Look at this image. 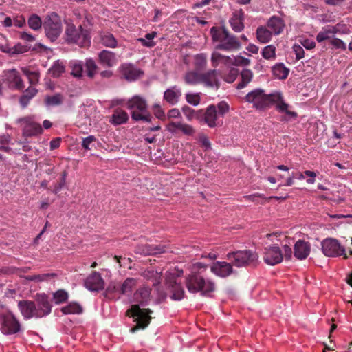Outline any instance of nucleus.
Instances as JSON below:
<instances>
[{
  "label": "nucleus",
  "mask_w": 352,
  "mask_h": 352,
  "mask_svg": "<svg viewBox=\"0 0 352 352\" xmlns=\"http://www.w3.org/2000/svg\"><path fill=\"white\" fill-rule=\"evenodd\" d=\"M207 267L208 265L201 262L195 263L190 266V273L185 279L186 287L189 292H201L202 296H210V294L215 290V283L202 276Z\"/></svg>",
  "instance_id": "f257e3e1"
},
{
  "label": "nucleus",
  "mask_w": 352,
  "mask_h": 352,
  "mask_svg": "<svg viewBox=\"0 0 352 352\" xmlns=\"http://www.w3.org/2000/svg\"><path fill=\"white\" fill-rule=\"evenodd\" d=\"M17 307L25 320L45 317L51 313L52 307L48 296L45 294H37L34 301L19 300Z\"/></svg>",
  "instance_id": "f03ea898"
},
{
  "label": "nucleus",
  "mask_w": 352,
  "mask_h": 352,
  "mask_svg": "<svg viewBox=\"0 0 352 352\" xmlns=\"http://www.w3.org/2000/svg\"><path fill=\"white\" fill-rule=\"evenodd\" d=\"M210 34L214 41L219 42L216 46L217 50L232 52L239 50L241 45L239 38L231 34L225 28L212 27Z\"/></svg>",
  "instance_id": "7ed1b4c3"
},
{
  "label": "nucleus",
  "mask_w": 352,
  "mask_h": 352,
  "mask_svg": "<svg viewBox=\"0 0 352 352\" xmlns=\"http://www.w3.org/2000/svg\"><path fill=\"white\" fill-rule=\"evenodd\" d=\"M126 107L131 110V118L135 121L151 122L146 100L140 96H134L126 102Z\"/></svg>",
  "instance_id": "20e7f679"
},
{
  "label": "nucleus",
  "mask_w": 352,
  "mask_h": 352,
  "mask_svg": "<svg viewBox=\"0 0 352 352\" xmlns=\"http://www.w3.org/2000/svg\"><path fill=\"white\" fill-rule=\"evenodd\" d=\"M278 98L272 94H266L262 89H255L246 94L244 98L245 102L253 104V107L258 110H264L272 107V101Z\"/></svg>",
  "instance_id": "39448f33"
},
{
  "label": "nucleus",
  "mask_w": 352,
  "mask_h": 352,
  "mask_svg": "<svg viewBox=\"0 0 352 352\" xmlns=\"http://www.w3.org/2000/svg\"><path fill=\"white\" fill-rule=\"evenodd\" d=\"M226 258L238 267H255L258 263L257 253L249 250L229 252L226 255Z\"/></svg>",
  "instance_id": "423d86ee"
},
{
  "label": "nucleus",
  "mask_w": 352,
  "mask_h": 352,
  "mask_svg": "<svg viewBox=\"0 0 352 352\" xmlns=\"http://www.w3.org/2000/svg\"><path fill=\"white\" fill-rule=\"evenodd\" d=\"M66 39L69 43H76L81 47H89L91 44V36L88 30L81 25L78 28L73 23H67L65 29Z\"/></svg>",
  "instance_id": "0eeeda50"
},
{
  "label": "nucleus",
  "mask_w": 352,
  "mask_h": 352,
  "mask_svg": "<svg viewBox=\"0 0 352 352\" xmlns=\"http://www.w3.org/2000/svg\"><path fill=\"white\" fill-rule=\"evenodd\" d=\"M153 311L150 309H141L139 305H133L127 310L126 314L130 317L135 318L134 321L136 324L131 329L132 333H135L139 329H145L151 322V316H150Z\"/></svg>",
  "instance_id": "6e6552de"
},
{
  "label": "nucleus",
  "mask_w": 352,
  "mask_h": 352,
  "mask_svg": "<svg viewBox=\"0 0 352 352\" xmlns=\"http://www.w3.org/2000/svg\"><path fill=\"white\" fill-rule=\"evenodd\" d=\"M0 331L4 335H14L21 331V324L10 310L0 311Z\"/></svg>",
  "instance_id": "1a4fd4ad"
},
{
  "label": "nucleus",
  "mask_w": 352,
  "mask_h": 352,
  "mask_svg": "<svg viewBox=\"0 0 352 352\" xmlns=\"http://www.w3.org/2000/svg\"><path fill=\"white\" fill-rule=\"evenodd\" d=\"M43 26L46 36L52 42L59 37L63 30L61 19L54 12L49 14L45 19Z\"/></svg>",
  "instance_id": "9d476101"
},
{
  "label": "nucleus",
  "mask_w": 352,
  "mask_h": 352,
  "mask_svg": "<svg viewBox=\"0 0 352 352\" xmlns=\"http://www.w3.org/2000/svg\"><path fill=\"white\" fill-rule=\"evenodd\" d=\"M321 247L322 253L326 256L336 257L343 256L344 259L348 258V256L345 252V248L340 245L337 239L333 238L325 239L322 241Z\"/></svg>",
  "instance_id": "9b49d317"
},
{
  "label": "nucleus",
  "mask_w": 352,
  "mask_h": 352,
  "mask_svg": "<svg viewBox=\"0 0 352 352\" xmlns=\"http://www.w3.org/2000/svg\"><path fill=\"white\" fill-rule=\"evenodd\" d=\"M222 120H219L215 105L210 104L206 109H201L199 123L206 124L210 128H214L222 124Z\"/></svg>",
  "instance_id": "f8f14e48"
},
{
  "label": "nucleus",
  "mask_w": 352,
  "mask_h": 352,
  "mask_svg": "<svg viewBox=\"0 0 352 352\" xmlns=\"http://www.w3.org/2000/svg\"><path fill=\"white\" fill-rule=\"evenodd\" d=\"M263 260L269 265L279 264L283 260V253L277 245L267 246L264 248Z\"/></svg>",
  "instance_id": "ddd939ff"
},
{
  "label": "nucleus",
  "mask_w": 352,
  "mask_h": 352,
  "mask_svg": "<svg viewBox=\"0 0 352 352\" xmlns=\"http://www.w3.org/2000/svg\"><path fill=\"white\" fill-rule=\"evenodd\" d=\"M201 84L205 87L218 89L220 82L218 78V71L215 69H210L206 72L200 73Z\"/></svg>",
  "instance_id": "4468645a"
},
{
  "label": "nucleus",
  "mask_w": 352,
  "mask_h": 352,
  "mask_svg": "<svg viewBox=\"0 0 352 352\" xmlns=\"http://www.w3.org/2000/svg\"><path fill=\"white\" fill-rule=\"evenodd\" d=\"M211 272L217 276L226 278L233 273L231 263L226 261H216L210 266Z\"/></svg>",
  "instance_id": "2eb2a0df"
},
{
  "label": "nucleus",
  "mask_w": 352,
  "mask_h": 352,
  "mask_svg": "<svg viewBox=\"0 0 352 352\" xmlns=\"http://www.w3.org/2000/svg\"><path fill=\"white\" fill-rule=\"evenodd\" d=\"M85 285L90 291L98 292L104 287V282L100 273L94 272L85 281Z\"/></svg>",
  "instance_id": "dca6fc26"
},
{
  "label": "nucleus",
  "mask_w": 352,
  "mask_h": 352,
  "mask_svg": "<svg viewBox=\"0 0 352 352\" xmlns=\"http://www.w3.org/2000/svg\"><path fill=\"white\" fill-rule=\"evenodd\" d=\"M311 252V244L304 240H298L294 248V255L298 260L307 258Z\"/></svg>",
  "instance_id": "f3484780"
},
{
  "label": "nucleus",
  "mask_w": 352,
  "mask_h": 352,
  "mask_svg": "<svg viewBox=\"0 0 352 352\" xmlns=\"http://www.w3.org/2000/svg\"><path fill=\"white\" fill-rule=\"evenodd\" d=\"M3 77L10 87L16 89H22L25 87L23 82L16 69H10L5 72Z\"/></svg>",
  "instance_id": "a211bd4d"
},
{
  "label": "nucleus",
  "mask_w": 352,
  "mask_h": 352,
  "mask_svg": "<svg viewBox=\"0 0 352 352\" xmlns=\"http://www.w3.org/2000/svg\"><path fill=\"white\" fill-rule=\"evenodd\" d=\"M272 95H276L278 98L274 99L272 101V106L276 104V109L279 112H284L289 118H296L298 114L296 112L288 110V104L285 103L283 100V96L280 92L272 93Z\"/></svg>",
  "instance_id": "6ab92c4d"
},
{
  "label": "nucleus",
  "mask_w": 352,
  "mask_h": 352,
  "mask_svg": "<svg viewBox=\"0 0 352 352\" xmlns=\"http://www.w3.org/2000/svg\"><path fill=\"white\" fill-rule=\"evenodd\" d=\"M267 27L274 35L281 34L285 27V21L283 19L277 16H271L267 22Z\"/></svg>",
  "instance_id": "aec40b11"
},
{
  "label": "nucleus",
  "mask_w": 352,
  "mask_h": 352,
  "mask_svg": "<svg viewBox=\"0 0 352 352\" xmlns=\"http://www.w3.org/2000/svg\"><path fill=\"white\" fill-rule=\"evenodd\" d=\"M211 64L214 68L219 65H223L225 67L232 66V56H226L214 51L211 55Z\"/></svg>",
  "instance_id": "412c9836"
},
{
  "label": "nucleus",
  "mask_w": 352,
  "mask_h": 352,
  "mask_svg": "<svg viewBox=\"0 0 352 352\" xmlns=\"http://www.w3.org/2000/svg\"><path fill=\"white\" fill-rule=\"evenodd\" d=\"M181 96V89L175 85L164 91L163 98L168 104L175 105L178 103Z\"/></svg>",
  "instance_id": "4be33fe9"
},
{
  "label": "nucleus",
  "mask_w": 352,
  "mask_h": 352,
  "mask_svg": "<svg viewBox=\"0 0 352 352\" xmlns=\"http://www.w3.org/2000/svg\"><path fill=\"white\" fill-rule=\"evenodd\" d=\"M243 20L244 12L243 10L241 9L234 11L229 21L232 29L236 32H241L244 29Z\"/></svg>",
  "instance_id": "5701e85b"
},
{
  "label": "nucleus",
  "mask_w": 352,
  "mask_h": 352,
  "mask_svg": "<svg viewBox=\"0 0 352 352\" xmlns=\"http://www.w3.org/2000/svg\"><path fill=\"white\" fill-rule=\"evenodd\" d=\"M98 61L104 67H111L116 65L117 58L115 53L104 50L98 54Z\"/></svg>",
  "instance_id": "b1692460"
},
{
  "label": "nucleus",
  "mask_w": 352,
  "mask_h": 352,
  "mask_svg": "<svg viewBox=\"0 0 352 352\" xmlns=\"http://www.w3.org/2000/svg\"><path fill=\"white\" fill-rule=\"evenodd\" d=\"M129 118L126 111L120 108H117L113 111L109 119V122L114 126L121 125L126 123Z\"/></svg>",
  "instance_id": "393cba45"
},
{
  "label": "nucleus",
  "mask_w": 352,
  "mask_h": 352,
  "mask_svg": "<svg viewBox=\"0 0 352 352\" xmlns=\"http://www.w3.org/2000/svg\"><path fill=\"white\" fill-rule=\"evenodd\" d=\"M164 247L160 245L145 244L138 246L136 252L147 254H157L164 252Z\"/></svg>",
  "instance_id": "a878e982"
},
{
  "label": "nucleus",
  "mask_w": 352,
  "mask_h": 352,
  "mask_svg": "<svg viewBox=\"0 0 352 352\" xmlns=\"http://www.w3.org/2000/svg\"><path fill=\"white\" fill-rule=\"evenodd\" d=\"M122 74L126 80H135L142 74V72L131 64H127L122 65Z\"/></svg>",
  "instance_id": "bb28decb"
},
{
  "label": "nucleus",
  "mask_w": 352,
  "mask_h": 352,
  "mask_svg": "<svg viewBox=\"0 0 352 352\" xmlns=\"http://www.w3.org/2000/svg\"><path fill=\"white\" fill-rule=\"evenodd\" d=\"M151 289L148 287H143L138 289L135 294V298L142 306L148 305L150 300Z\"/></svg>",
  "instance_id": "cd10ccee"
},
{
  "label": "nucleus",
  "mask_w": 352,
  "mask_h": 352,
  "mask_svg": "<svg viewBox=\"0 0 352 352\" xmlns=\"http://www.w3.org/2000/svg\"><path fill=\"white\" fill-rule=\"evenodd\" d=\"M141 274L144 278L151 280L153 286H157L161 281L162 272L155 271L152 268L146 269Z\"/></svg>",
  "instance_id": "c85d7f7f"
},
{
  "label": "nucleus",
  "mask_w": 352,
  "mask_h": 352,
  "mask_svg": "<svg viewBox=\"0 0 352 352\" xmlns=\"http://www.w3.org/2000/svg\"><path fill=\"white\" fill-rule=\"evenodd\" d=\"M272 34L267 26H259L256 30V38L262 43H268L272 39Z\"/></svg>",
  "instance_id": "c756f323"
},
{
  "label": "nucleus",
  "mask_w": 352,
  "mask_h": 352,
  "mask_svg": "<svg viewBox=\"0 0 352 352\" xmlns=\"http://www.w3.org/2000/svg\"><path fill=\"white\" fill-rule=\"evenodd\" d=\"M240 76L241 81L236 86L238 89L245 87L252 81L254 74L250 69H244L241 71Z\"/></svg>",
  "instance_id": "7c9ffc66"
},
{
  "label": "nucleus",
  "mask_w": 352,
  "mask_h": 352,
  "mask_svg": "<svg viewBox=\"0 0 352 352\" xmlns=\"http://www.w3.org/2000/svg\"><path fill=\"white\" fill-rule=\"evenodd\" d=\"M182 111L188 121H192L195 119L199 122L201 109L195 110L187 105H184L182 107Z\"/></svg>",
  "instance_id": "2f4dec72"
},
{
  "label": "nucleus",
  "mask_w": 352,
  "mask_h": 352,
  "mask_svg": "<svg viewBox=\"0 0 352 352\" xmlns=\"http://www.w3.org/2000/svg\"><path fill=\"white\" fill-rule=\"evenodd\" d=\"M170 292L172 293L170 298L173 300H180L184 296V290L182 286L176 282L171 283Z\"/></svg>",
  "instance_id": "473e14b6"
},
{
  "label": "nucleus",
  "mask_w": 352,
  "mask_h": 352,
  "mask_svg": "<svg viewBox=\"0 0 352 352\" xmlns=\"http://www.w3.org/2000/svg\"><path fill=\"white\" fill-rule=\"evenodd\" d=\"M82 311V306L76 302H72L61 308V311L64 314H80Z\"/></svg>",
  "instance_id": "72a5a7b5"
},
{
  "label": "nucleus",
  "mask_w": 352,
  "mask_h": 352,
  "mask_svg": "<svg viewBox=\"0 0 352 352\" xmlns=\"http://www.w3.org/2000/svg\"><path fill=\"white\" fill-rule=\"evenodd\" d=\"M65 66L64 63L58 60L55 61L53 65L49 69L48 73L54 78L59 77L65 72Z\"/></svg>",
  "instance_id": "f704fd0d"
},
{
  "label": "nucleus",
  "mask_w": 352,
  "mask_h": 352,
  "mask_svg": "<svg viewBox=\"0 0 352 352\" xmlns=\"http://www.w3.org/2000/svg\"><path fill=\"white\" fill-rule=\"evenodd\" d=\"M334 33L331 25H327L322 28L316 35V41L318 43H322L326 40H329L334 36Z\"/></svg>",
  "instance_id": "c9c22d12"
},
{
  "label": "nucleus",
  "mask_w": 352,
  "mask_h": 352,
  "mask_svg": "<svg viewBox=\"0 0 352 352\" xmlns=\"http://www.w3.org/2000/svg\"><path fill=\"white\" fill-rule=\"evenodd\" d=\"M101 43L107 47L115 48L117 46V40L114 36L109 32L103 33L100 35Z\"/></svg>",
  "instance_id": "e433bc0d"
},
{
  "label": "nucleus",
  "mask_w": 352,
  "mask_h": 352,
  "mask_svg": "<svg viewBox=\"0 0 352 352\" xmlns=\"http://www.w3.org/2000/svg\"><path fill=\"white\" fill-rule=\"evenodd\" d=\"M200 78V73L194 71L186 72L184 76L185 82L190 85L201 84Z\"/></svg>",
  "instance_id": "4c0bfd02"
},
{
  "label": "nucleus",
  "mask_w": 352,
  "mask_h": 352,
  "mask_svg": "<svg viewBox=\"0 0 352 352\" xmlns=\"http://www.w3.org/2000/svg\"><path fill=\"white\" fill-rule=\"evenodd\" d=\"M136 280L133 278H127L122 285H120V294H127L132 292L133 287L136 285Z\"/></svg>",
  "instance_id": "58836bf2"
},
{
  "label": "nucleus",
  "mask_w": 352,
  "mask_h": 352,
  "mask_svg": "<svg viewBox=\"0 0 352 352\" xmlns=\"http://www.w3.org/2000/svg\"><path fill=\"white\" fill-rule=\"evenodd\" d=\"M63 102V96L61 94H56L53 96H47L45 98V103L48 107L60 105Z\"/></svg>",
  "instance_id": "ea45409f"
},
{
  "label": "nucleus",
  "mask_w": 352,
  "mask_h": 352,
  "mask_svg": "<svg viewBox=\"0 0 352 352\" xmlns=\"http://www.w3.org/2000/svg\"><path fill=\"white\" fill-rule=\"evenodd\" d=\"M273 74L279 79H285L289 74V69L283 63L276 64L272 69Z\"/></svg>",
  "instance_id": "a19ab883"
},
{
  "label": "nucleus",
  "mask_w": 352,
  "mask_h": 352,
  "mask_svg": "<svg viewBox=\"0 0 352 352\" xmlns=\"http://www.w3.org/2000/svg\"><path fill=\"white\" fill-rule=\"evenodd\" d=\"M69 298V294L64 289H58L53 293V300L56 305L65 302Z\"/></svg>",
  "instance_id": "79ce46f5"
},
{
  "label": "nucleus",
  "mask_w": 352,
  "mask_h": 352,
  "mask_svg": "<svg viewBox=\"0 0 352 352\" xmlns=\"http://www.w3.org/2000/svg\"><path fill=\"white\" fill-rule=\"evenodd\" d=\"M72 67L71 74L76 78H80L83 74V64L80 61L74 60L70 63Z\"/></svg>",
  "instance_id": "37998d69"
},
{
  "label": "nucleus",
  "mask_w": 352,
  "mask_h": 352,
  "mask_svg": "<svg viewBox=\"0 0 352 352\" xmlns=\"http://www.w3.org/2000/svg\"><path fill=\"white\" fill-rule=\"evenodd\" d=\"M28 23L29 27L34 30H40L43 24L40 16L36 14H33L29 17Z\"/></svg>",
  "instance_id": "c03bdc74"
},
{
  "label": "nucleus",
  "mask_w": 352,
  "mask_h": 352,
  "mask_svg": "<svg viewBox=\"0 0 352 352\" xmlns=\"http://www.w3.org/2000/svg\"><path fill=\"white\" fill-rule=\"evenodd\" d=\"M86 73L89 78H93L97 72L98 66L95 61L91 59H87L85 63Z\"/></svg>",
  "instance_id": "a18cd8bd"
},
{
  "label": "nucleus",
  "mask_w": 352,
  "mask_h": 352,
  "mask_svg": "<svg viewBox=\"0 0 352 352\" xmlns=\"http://www.w3.org/2000/svg\"><path fill=\"white\" fill-rule=\"evenodd\" d=\"M157 33L155 32L147 33L145 35V38H138V41H140L143 46L147 47H154L155 43L153 41V39L155 37Z\"/></svg>",
  "instance_id": "49530a36"
},
{
  "label": "nucleus",
  "mask_w": 352,
  "mask_h": 352,
  "mask_svg": "<svg viewBox=\"0 0 352 352\" xmlns=\"http://www.w3.org/2000/svg\"><path fill=\"white\" fill-rule=\"evenodd\" d=\"M334 34H349L351 32L350 27L343 23H338L335 25H331Z\"/></svg>",
  "instance_id": "de8ad7c7"
},
{
  "label": "nucleus",
  "mask_w": 352,
  "mask_h": 352,
  "mask_svg": "<svg viewBox=\"0 0 352 352\" xmlns=\"http://www.w3.org/2000/svg\"><path fill=\"white\" fill-rule=\"evenodd\" d=\"M207 65V56L205 54H198L195 56V66L197 70L204 69Z\"/></svg>",
  "instance_id": "09e8293b"
},
{
  "label": "nucleus",
  "mask_w": 352,
  "mask_h": 352,
  "mask_svg": "<svg viewBox=\"0 0 352 352\" xmlns=\"http://www.w3.org/2000/svg\"><path fill=\"white\" fill-rule=\"evenodd\" d=\"M261 54H262L263 57L265 59H267V60L275 59V58H276V47L272 45L265 46L263 49Z\"/></svg>",
  "instance_id": "8fccbe9b"
},
{
  "label": "nucleus",
  "mask_w": 352,
  "mask_h": 352,
  "mask_svg": "<svg viewBox=\"0 0 352 352\" xmlns=\"http://www.w3.org/2000/svg\"><path fill=\"white\" fill-rule=\"evenodd\" d=\"M186 100L188 103L197 106L201 101V96L200 93H195V94H191V93H187L186 94Z\"/></svg>",
  "instance_id": "3c124183"
},
{
  "label": "nucleus",
  "mask_w": 352,
  "mask_h": 352,
  "mask_svg": "<svg viewBox=\"0 0 352 352\" xmlns=\"http://www.w3.org/2000/svg\"><path fill=\"white\" fill-rule=\"evenodd\" d=\"M56 276L54 273H47L38 275L30 276L28 279L30 280H34L37 282H43L48 280L50 278H54Z\"/></svg>",
  "instance_id": "603ef678"
},
{
  "label": "nucleus",
  "mask_w": 352,
  "mask_h": 352,
  "mask_svg": "<svg viewBox=\"0 0 352 352\" xmlns=\"http://www.w3.org/2000/svg\"><path fill=\"white\" fill-rule=\"evenodd\" d=\"M250 64V60L242 56H232V65L248 66Z\"/></svg>",
  "instance_id": "864d4df0"
},
{
  "label": "nucleus",
  "mask_w": 352,
  "mask_h": 352,
  "mask_svg": "<svg viewBox=\"0 0 352 352\" xmlns=\"http://www.w3.org/2000/svg\"><path fill=\"white\" fill-rule=\"evenodd\" d=\"M42 127L37 124H32L27 126L25 133L30 135H36L42 133Z\"/></svg>",
  "instance_id": "5fc2aeb1"
},
{
  "label": "nucleus",
  "mask_w": 352,
  "mask_h": 352,
  "mask_svg": "<svg viewBox=\"0 0 352 352\" xmlns=\"http://www.w3.org/2000/svg\"><path fill=\"white\" fill-rule=\"evenodd\" d=\"M32 94L31 95H28V94H24L20 98V104L22 107L25 108L28 104L30 100L36 95L37 91L35 89H32Z\"/></svg>",
  "instance_id": "6e6d98bb"
},
{
  "label": "nucleus",
  "mask_w": 352,
  "mask_h": 352,
  "mask_svg": "<svg viewBox=\"0 0 352 352\" xmlns=\"http://www.w3.org/2000/svg\"><path fill=\"white\" fill-rule=\"evenodd\" d=\"M179 130L186 135H192L195 133V129L192 126L181 122Z\"/></svg>",
  "instance_id": "4d7b16f0"
},
{
  "label": "nucleus",
  "mask_w": 352,
  "mask_h": 352,
  "mask_svg": "<svg viewBox=\"0 0 352 352\" xmlns=\"http://www.w3.org/2000/svg\"><path fill=\"white\" fill-rule=\"evenodd\" d=\"M96 141V138L94 135H89L85 138H83L81 144L82 148L87 151L91 150L92 144Z\"/></svg>",
  "instance_id": "13d9d810"
},
{
  "label": "nucleus",
  "mask_w": 352,
  "mask_h": 352,
  "mask_svg": "<svg viewBox=\"0 0 352 352\" xmlns=\"http://www.w3.org/2000/svg\"><path fill=\"white\" fill-rule=\"evenodd\" d=\"M217 107V114L219 117H223L224 115L229 111V105L225 101H221L218 103Z\"/></svg>",
  "instance_id": "bf43d9fd"
},
{
  "label": "nucleus",
  "mask_w": 352,
  "mask_h": 352,
  "mask_svg": "<svg viewBox=\"0 0 352 352\" xmlns=\"http://www.w3.org/2000/svg\"><path fill=\"white\" fill-rule=\"evenodd\" d=\"M238 74H239L238 69L236 68L232 67L229 70L228 74L225 75L224 80L229 83L233 82L235 80V79L236 78Z\"/></svg>",
  "instance_id": "052dcab7"
},
{
  "label": "nucleus",
  "mask_w": 352,
  "mask_h": 352,
  "mask_svg": "<svg viewBox=\"0 0 352 352\" xmlns=\"http://www.w3.org/2000/svg\"><path fill=\"white\" fill-rule=\"evenodd\" d=\"M330 43L336 49H340L342 50H346V43L340 38H333L330 41Z\"/></svg>",
  "instance_id": "680f3d73"
},
{
  "label": "nucleus",
  "mask_w": 352,
  "mask_h": 352,
  "mask_svg": "<svg viewBox=\"0 0 352 352\" xmlns=\"http://www.w3.org/2000/svg\"><path fill=\"white\" fill-rule=\"evenodd\" d=\"M31 46L28 45L18 43L14 46L12 52L14 54H21L28 52Z\"/></svg>",
  "instance_id": "e2e57ef3"
},
{
  "label": "nucleus",
  "mask_w": 352,
  "mask_h": 352,
  "mask_svg": "<svg viewBox=\"0 0 352 352\" xmlns=\"http://www.w3.org/2000/svg\"><path fill=\"white\" fill-rule=\"evenodd\" d=\"M114 259L116 260V261L119 263L120 267H126L132 262L130 258H122V256L117 255L114 256Z\"/></svg>",
  "instance_id": "0e129e2a"
},
{
  "label": "nucleus",
  "mask_w": 352,
  "mask_h": 352,
  "mask_svg": "<svg viewBox=\"0 0 352 352\" xmlns=\"http://www.w3.org/2000/svg\"><path fill=\"white\" fill-rule=\"evenodd\" d=\"M153 110H154V113H155V116L158 119H160V120L165 119L166 116H165L164 111L162 110V109L161 108L160 104H155L153 106Z\"/></svg>",
  "instance_id": "69168bd1"
},
{
  "label": "nucleus",
  "mask_w": 352,
  "mask_h": 352,
  "mask_svg": "<svg viewBox=\"0 0 352 352\" xmlns=\"http://www.w3.org/2000/svg\"><path fill=\"white\" fill-rule=\"evenodd\" d=\"M293 50L295 52L296 60H299L304 57L305 51L300 45H294Z\"/></svg>",
  "instance_id": "338daca9"
},
{
  "label": "nucleus",
  "mask_w": 352,
  "mask_h": 352,
  "mask_svg": "<svg viewBox=\"0 0 352 352\" xmlns=\"http://www.w3.org/2000/svg\"><path fill=\"white\" fill-rule=\"evenodd\" d=\"M30 84H36L38 82L39 75L35 72H26Z\"/></svg>",
  "instance_id": "774afa93"
}]
</instances>
